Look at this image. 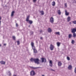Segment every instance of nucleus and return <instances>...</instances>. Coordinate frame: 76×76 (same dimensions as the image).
Masks as SVG:
<instances>
[{
	"label": "nucleus",
	"mask_w": 76,
	"mask_h": 76,
	"mask_svg": "<svg viewBox=\"0 0 76 76\" xmlns=\"http://www.w3.org/2000/svg\"><path fill=\"white\" fill-rule=\"evenodd\" d=\"M30 60L31 61H34L35 63H37V64H39V59L38 58H31Z\"/></svg>",
	"instance_id": "obj_1"
},
{
	"label": "nucleus",
	"mask_w": 76,
	"mask_h": 76,
	"mask_svg": "<svg viewBox=\"0 0 76 76\" xmlns=\"http://www.w3.org/2000/svg\"><path fill=\"white\" fill-rule=\"evenodd\" d=\"M35 75V73L34 71L32 70L30 72V75L31 76H34Z\"/></svg>",
	"instance_id": "obj_2"
},
{
	"label": "nucleus",
	"mask_w": 76,
	"mask_h": 76,
	"mask_svg": "<svg viewBox=\"0 0 76 76\" xmlns=\"http://www.w3.org/2000/svg\"><path fill=\"white\" fill-rule=\"evenodd\" d=\"M54 46H53V45H50V48L51 50H53L54 49Z\"/></svg>",
	"instance_id": "obj_3"
},
{
	"label": "nucleus",
	"mask_w": 76,
	"mask_h": 76,
	"mask_svg": "<svg viewBox=\"0 0 76 76\" xmlns=\"http://www.w3.org/2000/svg\"><path fill=\"white\" fill-rule=\"evenodd\" d=\"M41 59L42 60V62H46V59L44 58H42Z\"/></svg>",
	"instance_id": "obj_4"
},
{
	"label": "nucleus",
	"mask_w": 76,
	"mask_h": 76,
	"mask_svg": "<svg viewBox=\"0 0 76 76\" xmlns=\"http://www.w3.org/2000/svg\"><path fill=\"white\" fill-rule=\"evenodd\" d=\"M50 22L51 23H53V22H54V19L52 17H51L50 19Z\"/></svg>",
	"instance_id": "obj_5"
},
{
	"label": "nucleus",
	"mask_w": 76,
	"mask_h": 76,
	"mask_svg": "<svg viewBox=\"0 0 76 76\" xmlns=\"http://www.w3.org/2000/svg\"><path fill=\"white\" fill-rule=\"evenodd\" d=\"M71 30V32L72 33H75V32H76V30L75 28L72 29Z\"/></svg>",
	"instance_id": "obj_6"
},
{
	"label": "nucleus",
	"mask_w": 76,
	"mask_h": 76,
	"mask_svg": "<svg viewBox=\"0 0 76 76\" xmlns=\"http://www.w3.org/2000/svg\"><path fill=\"white\" fill-rule=\"evenodd\" d=\"M49 63L50 66V67H53V63H52V61L50 60Z\"/></svg>",
	"instance_id": "obj_7"
},
{
	"label": "nucleus",
	"mask_w": 76,
	"mask_h": 76,
	"mask_svg": "<svg viewBox=\"0 0 76 76\" xmlns=\"http://www.w3.org/2000/svg\"><path fill=\"white\" fill-rule=\"evenodd\" d=\"M65 15L66 16H68L69 15V13L67 12V10H65Z\"/></svg>",
	"instance_id": "obj_8"
},
{
	"label": "nucleus",
	"mask_w": 76,
	"mask_h": 76,
	"mask_svg": "<svg viewBox=\"0 0 76 76\" xmlns=\"http://www.w3.org/2000/svg\"><path fill=\"white\" fill-rule=\"evenodd\" d=\"M55 5H56V3L55 2V1H53L52 2V5L53 6H54Z\"/></svg>",
	"instance_id": "obj_9"
},
{
	"label": "nucleus",
	"mask_w": 76,
	"mask_h": 76,
	"mask_svg": "<svg viewBox=\"0 0 76 76\" xmlns=\"http://www.w3.org/2000/svg\"><path fill=\"white\" fill-rule=\"evenodd\" d=\"M48 32H51V31H52L51 29L50 28H49L48 30Z\"/></svg>",
	"instance_id": "obj_10"
},
{
	"label": "nucleus",
	"mask_w": 76,
	"mask_h": 76,
	"mask_svg": "<svg viewBox=\"0 0 76 76\" xmlns=\"http://www.w3.org/2000/svg\"><path fill=\"white\" fill-rule=\"evenodd\" d=\"M57 12L58 15H61V11H60V10H58L57 11Z\"/></svg>",
	"instance_id": "obj_11"
},
{
	"label": "nucleus",
	"mask_w": 76,
	"mask_h": 76,
	"mask_svg": "<svg viewBox=\"0 0 76 76\" xmlns=\"http://www.w3.org/2000/svg\"><path fill=\"white\" fill-rule=\"evenodd\" d=\"M15 13V12L14 11H12V12L11 13V17H12L14 16V14Z\"/></svg>",
	"instance_id": "obj_12"
},
{
	"label": "nucleus",
	"mask_w": 76,
	"mask_h": 76,
	"mask_svg": "<svg viewBox=\"0 0 76 76\" xmlns=\"http://www.w3.org/2000/svg\"><path fill=\"white\" fill-rule=\"evenodd\" d=\"M29 16H30L28 15L26 19V21H27V22H28V20H29Z\"/></svg>",
	"instance_id": "obj_13"
},
{
	"label": "nucleus",
	"mask_w": 76,
	"mask_h": 76,
	"mask_svg": "<svg viewBox=\"0 0 76 76\" xmlns=\"http://www.w3.org/2000/svg\"><path fill=\"white\" fill-rule=\"evenodd\" d=\"M0 63H1V64H5V62L4 61H1L0 62Z\"/></svg>",
	"instance_id": "obj_14"
},
{
	"label": "nucleus",
	"mask_w": 76,
	"mask_h": 76,
	"mask_svg": "<svg viewBox=\"0 0 76 76\" xmlns=\"http://www.w3.org/2000/svg\"><path fill=\"white\" fill-rule=\"evenodd\" d=\"M67 22H69V21H70V17L69 16L67 18Z\"/></svg>",
	"instance_id": "obj_15"
},
{
	"label": "nucleus",
	"mask_w": 76,
	"mask_h": 76,
	"mask_svg": "<svg viewBox=\"0 0 76 76\" xmlns=\"http://www.w3.org/2000/svg\"><path fill=\"white\" fill-rule=\"evenodd\" d=\"M28 23H29V24H32V23L33 22L32 20H28Z\"/></svg>",
	"instance_id": "obj_16"
},
{
	"label": "nucleus",
	"mask_w": 76,
	"mask_h": 76,
	"mask_svg": "<svg viewBox=\"0 0 76 76\" xmlns=\"http://www.w3.org/2000/svg\"><path fill=\"white\" fill-rule=\"evenodd\" d=\"M72 67L71 65L69 66L68 67V69H69V70H71L72 69Z\"/></svg>",
	"instance_id": "obj_17"
},
{
	"label": "nucleus",
	"mask_w": 76,
	"mask_h": 76,
	"mask_svg": "<svg viewBox=\"0 0 76 76\" xmlns=\"http://www.w3.org/2000/svg\"><path fill=\"white\" fill-rule=\"evenodd\" d=\"M62 64L61 62H58V66H61Z\"/></svg>",
	"instance_id": "obj_18"
},
{
	"label": "nucleus",
	"mask_w": 76,
	"mask_h": 76,
	"mask_svg": "<svg viewBox=\"0 0 76 76\" xmlns=\"http://www.w3.org/2000/svg\"><path fill=\"white\" fill-rule=\"evenodd\" d=\"M56 44L58 46V47H59L60 46V43L58 42L56 43Z\"/></svg>",
	"instance_id": "obj_19"
},
{
	"label": "nucleus",
	"mask_w": 76,
	"mask_h": 76,
	"mask_svg": "<svg viewBox=\"0 0 76 76\" xmlns=\"http://www.w3.org/2000/svg\"><path fill=\"white\" fill-rule=\"evenodd\" d=\"M40 13H41L42 15H44V11H40Z\"/></svg>",
	"instance_id": "obj_20"
},
{
	"label": "nucleus",
	"mask_w": 76,
	"mask_h": 76,
	"mask_svg": "<svg viewBox=\"0 0 76 76\" xmlns=\"http://www.w3.org/2000/svg\"><path fill=\"white\" fill-rule=\"evenodd\" d=\"M72 35L71 34H69L68 36V37L69 38H70L72 37Z\"/></svg>",
	"instance_id": "obj_21"
},
{
	"label": "nucleus",
	"mask_w": 76,
	"mask_h": 76,
	"mask_svg": "<svg viewBox=\"0 0 76 76\" xmlns=\"http://www.w3.org/2000/svg\"><path fill=\"white\" fill-rule=\"evenodd\" d=\"M31 47H33L34 46V43L33 42H31Z\"/></svg>",
	"instance_id": "obj_22"
},
{
	"label": "nucleus",
	"mask_w": 76,
	"mask_h": 76,
	"mask_svg": "<svg viewBox=\"0 0 76 76\" xmlns=\"http://www.w3.org/2000/svg\"><path fill=\"white\" fill-rule=\"evenodd\" d=\"M73 37H75H75H76V34L74 33L73 34Z\"/></svg>",
	"instance_id": "obj_23"
},
{
	"label": "nucleus",
	"mask_w": 76,
	"mask_h": 76,
	"mask_svg": "<svg viewBox=\"0 0 76 76\" xmlns=\"http://www.w3.org/2000/svg\"><path fill=\"white\" fill-rule=\"evenodd\" d=\"M33 50H34V53H37V50H36V49Z\"/></svg>",
	"instance_id": "obj_24"
},
{
	"label": "nucleus",
	"mask_w": 76,
	"mask_h": 76,
	"mask_svg": "<svg viewBox=\"0 0 76 76\" xmlns=\"http://www.w3.org/2000/svg\"><path fill=\"white\" fill-rule=\"evenodd\" d=\"M55 34H56V35H60V32H55Z\"/></svg>",
	"instance_id": "obj_25"
},
{
	"label": "nucleus",
	"mask_w": 76,
	"mask_h": 76,
	"mask_svg": "<svg viewBox=\"0 0 76 76\" xmlns=\"http://www.w3.org/2000/svg\"><path fill=\"white\" fill-rule=\"evenodd\" d=\"M32 49H33V50H35V47L34 46H32Z\"/></svg>",
	"instance_id": "obj_26"
},
{
	"label": "nucleus",
	"mask_w": 76,
	"mask_h": 76,
	"mask_svg": "<svg viewBox=\"0 0 76 76\" xmlns=\"http://www.w3.org/2000/svg\"><path fill=\"white\" fill-rule=\"evenodd\" d=\"M72 22L74 24H76V21L75 20L74 21H72Z\"/></svg>",
	"instance_id": "obj_27"
},
{
	"label": "nucleus",
	"mask_w": 76,
	"mask_h": 76,
	"mask_svg": "<svg viewBox=\"0 0 76 76\" xmlns=\"http://www.w3.org/2000/svg\"><path fill=\"white\" fill-rule=\"evenodd\" d=\"M71 42H72V44H74V43H75V41L72 40Z\"/></svg>",
	"instance_id": "obj_28"
},
{
	"label": "nucleus",
	"mask_w": 76,
	"mask_h": 76,
	"mask_svg": "<svg viewBox=\"0 0 76 76\" xmlns=\"http://www.w3.org/2000/svg\"><path fill=\"white\" fill-rule=\"evenodd\" d=\"M12 38H13V39H14V40H15V39L16 38V37H15L14 36H12Z\"/></svg>",
	"instance_id": "obj_29"
},
{
	"label": "nucleus",
	"mask_w": 76,
	"mask_h": 76,
	"mask_svg": "<svg viewBox=\"0 0 76 76\" xmlns=\"http://www.w3.org/2000/svg\"><path fill=\"white\" fill-rule=\"evenodd\" d=\"M64 6L65 7H67V3H65L64 4Z\"/></svg>",
	"instance_id": "obj_30"
},
{
	"label": "nucleus",
	"mask_w": 76,
	"mask_h": 76,
	"mask_svg": "<svg viewBox=\"0 0 76 76\" xmlns=\"http://www.w3.org/2000/svg\"><path fill=\"white\" fill-rule=\"evenodd\" d=\"M17 42L18 45H19V44H20V42H19V41H17Z\"/></svg>",
	"instance_id": "obj_31"
},
{
	"label": "nucleus",
	"mask_w": 76,
	"mask_h": 76,
	"mask_svg": "<svg viewBox=\"0 0 76 76\" xmlns=\"http://www.w3.org/2000/svg\"><path fill=\"white\" fill-rule=\"evenodd\" d=\"M67 59L69 61L70 60V58H69V57L68 56L67 57Z\"/></svg>",
	"instance_id": "obj_32"
},
{
	"label": "nucleus",
	"mask_w": 76,
	"mask_h": 76,
	"mask_svg": "<svg viewBox=\"0 0 76 76\" xmlns=\"http://www.w3.org/2000/svg\"><path fill=\"white\" fill-rule=\"evenodd\" d=\"M1 17H0V26L1 25V21H0V20H1Z\"/></svg>",
	"instance_id": "obj_33"
},
{
	"label": "nucleus",
	"mask_w": 76,
	"mask_h": 76,
	"mask_svg": "<svg viewBox=\"0 0 76 76\" xmlns=\"http://www.w3.org/2000/svg\"><path fill=\"white\" fill-rule=\"evenodd\" d=\"M74 72H75V73H76V67L75 69Z\"/></svg>",
	"instance_id": "obj_34"
},
{
	"label": "nucleus",
	"mask_w": 76,
	"mask_h": 76,
	"mask_svg": "<svg viewBox=\"0 0 76 76\" xmlns=\"http://www.w3.org/2000/svg\"><path fill=\"white\" fill-rule=\"evenodd\" d=\"M37 0H33V2H34V3H35V2H36V1H37Z\"/></svg>",
	"instance_id": "obj_35"
},
{
	"label": "nucleus",
	"mask_w": 76,
	"mask_h": 76,
	"mask_svg": "<svg viewBox=\"0 0 76 76\" xmlns=\"http://www.w3.org/2000/svg\"><path fill=\"white\" fill-rule=\"evenodd\" d=\"M16 26H17V27L18 26V23L16 24Z\"/></svg>",
	"instance_id": "obj_36"
},
{
	"label": "nucleus",
	"mask_w": 76,
	"mask_h": 76,
	"mask_svg": "<svg viewBox=\"0 0 76 76\" xmlns=\"http://www.w3.org/2000/svg\"><path fill=\"white\" fill-rule=\"evenodd\" d=\"M42 32V30H41L40 31V32L41 33V32Z\"/></svg>",
	"instance_id": "obj_37"
},
{
	"label": "nucleus",
	"mask_w": 76,
	"mask_h": 76,
	"mask_svg": "<svg viewBox=\"0 0 76 76\" xmlns=\"http://www.w3.org/2000/svg\"><path fill=\"white\" fill-rule=\"evenodd\" d=\"M40 39H42V37H41L40 38Z\"/></svg>",
	"instance_id": "obj_38"
},
{
	"label": "nucleus",
	"mask_w": 76,
	"mask_h": 76,
	"mask_svg": "<svg viewBox=\"0 0 76 76\" xmlns=\"http://www.w3.org/2000/svg\"><path fill=\"white\" fill-rule=\"evenodd\" d=\"M6 44H4V45L6 46Z\"/></svg>",
	"instance_id": "obj_39"
},
{
	"label": "nucleus",
	"mask_w": 76,
	"mask_h": 76,
	"mask_svg": "<svg viewBox=\"0 0 76 76\" xmlns=\"http://www.w3.org/2000/svg\"><path fill=\"white\" fill-rule=\"evenodd\" d=\"M39 68V67H37V68H35V69H37V68Z\"/></svg>",
	"instance_id": "obj_40"
},
{
	"label": "nucleus",
	"mask_w": 76,
	"mask_h": 76,
	"mask_svg": "<svg viewBox=\"0 0 76 76\" xmlns=\"http://www.w3.org/2000/svg\"><path fill=\"white\" fill-rule=\"evenodd\" d=\"M13 76H17L16 75H13Z\"/></svg>",
	"instance_id": "obj_41"
},
{
	"label": "nucleus",
	"mask_w": 76,
	"mask_h": 76,
	"mask_svg": "<svg viewBox=\"0 0 76 76\" xmlns=\"http://www.w3.org/2000/svg\"><path fill=\"white\" fill-rule=\"evenodd\" d=\"M1 44H0V47H1Z\"/></svg>",
	"instance_id": "obj_42"
},
{
	"label": "nucleus",
	"mask_w": 76,
	"mask_h": 76,
	"mask_svg": "<svg viewBox=\"0 0 76 76\" xmlns=\"http://www.w3.org/2000/svg\"><path fill=\"white\" fill-rule=\"evenodd\" d=\"M10 75H11V73H10Z\"/></svg>",
	"instance_id": "obj_43"
},
{
	"label": "nucleus",
	"mask_w": 76,
	"mask_h": 76,
	"mask_svg": "<svg viewBox=\"0 0 76 76\" xmlns=\"http://www.w3.org/2000/svg\"><path fill=\"white\" fill-rule=\"evenodd\" d=\"M42 76H45L44 75H42Z\"/></svg>",
	"instance_id": "obj_44"
},
{
	"label": "nucleus",
	"mask_w": 76,
	"mask_h": 76,
	"mask_svg": "<svg viewBox=\"0 0 76 76\" xmlns=\"http://www.w3.org/2000/svg\"><path fill=\"white\" fill-rule=\"evenodd\" d=\"M70 23H71V22H70Z\"/></svg>",
	"instance_id": "obj_45"
},
{
	"label": "nucleus",
	"mask_w": 76,
	"mask_h": 76,
	"mask_svg": "<svg viewBox=\"0 0 76 76\" xmlns=\"http://www.w3.org/2000/svg\"><path fill=\"white\" fill-rule=\"evenodd\" d=\"M75 3H76V1H75Z\"/></svg>",
	"instance_id": "obj_46"
},
{
	"label": "nucleus",
	"mask_w": 76,
	"mask_h": 76,
	"mask_svg": "<svg viewBox=\"0 0 76 76\" xmlns=\"http://www.w3.org/2000/svg\"><path fill=\"white\" fill-rule=\"evenodd\" d=\"M9 72V73H10V72Z\"/></svg>",
	"instance_id": "obj_47"
}]
</instances>
